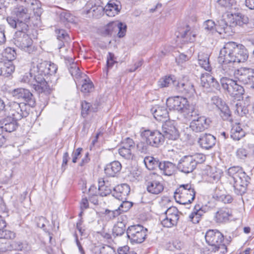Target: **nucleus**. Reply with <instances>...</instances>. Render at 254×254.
Segmentation results:
<instances>
[{"mask_svg":"<svg viewBox=\"0 0 254 254\" xmlns=\"http://www.w3.org/2000/svg\"><path fill=\"white\" fill-rule=\"evenodd\" d=\"M200 114L195 118L196 119H192L190 123V127L195 132H200L204 131L209 127L210 121L204 116H199Z\"/></svg>","mask_w":254,"mask_h":254,"instance_id":"obj_19","label":"nucleus"},{"mask_svg":"<svg viewBox=\"0 0 254 254\" xmlns=\"http://www.w3.org/2000/svg\"><path fill=\"white\" fill-rule=\"evenodd\" d=\"M4 55L5 57L8 60V62L12 63L11 61L16 59V51L13 48H7L5 50Z\"/></svg>","mask_w":254,"mask_h":254,"instance_id":"obj_52","label":"nucleus"},{"mask_svg":"<svg viewBox=\"0 0 254 254\" xmlns=\"http://www.w3.org/2000/svg\"><path fill=\"white\" fill-rule=\"evenodd\" d=\"M157 176L154 174H150L146 181V189L148 192L154 194L161 193L164 190L163 184L156 179Z\"/></svg>","mask_w":254,"mask_h":254,"instance_id":"obj_16","label":"nucleus"},{"mask_svg":"<svg viewBox=\"0 0 254 254\" xmlns=\"http://www.w3.org/2000/svg\"><path fill=\"white\" fill-rule=\"evenodd\" d=\"M116 22H112L107 24L103 31V34L105 35H111L114 32H116Z\"/></svg>","mask_w":254,"mask_h":254,"instance_id":"obj_51","label":"nucleus"},{"mask_svg":"<svg viewBox=\"0 0 254 254\" xmlns=\"http://www.w3.org/2000/svg\"><path fill=\"white\" fill-rule=\"evenodd\" d=\"M116 32L118 31V36L120 38L123 37L126 33L127 25L125 23L121 22H116Z\"/></svg>","mask_w":254,"mask_h":254,"instance_id":"obj_50","label":"nucleus"},{"mask_svg":"<svg viewBox=\"0 0 254 254\" xmlns=\"http://www.w3.org/2000/svg\"><path fill=\"white\" fill-rule=\"evenodd\" d=\"M143 161L146 167L149 170H155L158 167L159 168L161 163L158 158L152 156L145 157Z\"/></svg>","mask_w":254,"mask_h":254,"instance_id":"obj_37","label":"nucleus"},{"mask_svg":"<svg viewBox=\"0 0 254 254\" xmlns=\"http://www.w3.org/2000/svg\"><path fill=\"white\" fill-rule=\"evenodd\" d=\"M11 95L16 99L23 100L31 107L35 106L36 102L32 93L28 90L23 88L14 89L11 91Z\"/></svg>","mask_w":254,"mask_h":254,"instance_id":"obj_11","label":"nucleus"},{"mask_svg":"<svg viewBox=\"0 0 254 254\" xmlns=\"http://www.w3.org/2000/svg\"><path fill=\"white\" fill-rule=\"evenodd\" d=\"M69 71L74 78L76 85H77V81H78L79 79H81L83 77H86L85 74L82 73L80 72L79 66L76 63H72L70 64L69 67Z\"/></svg>","mask_w":254,"mask_h":254,"instance_id":"obj_34","label":"nucleus"},{"mask_svg":"<svg viewBox=\"0 0 254 254\" xmlns=\"http://www.w3.org/2000/svg\"><path fill=\"white\" fill-rule=\"evenodd\" d=\"M245 135V131L240 126L236 124L232 126L231 130V137L234 140H239Z\"/></svg>","mask_w":254,"mask_h":254,"instance_id":"obj_35","label":"nucleus"},{"mask_svg":"<svg viewBox=\"0 0 254 254\" xmlns=\"http://www.w3.org/2000/svg\"><path fill=\"white\" fill-rule=\"evenodd\" d=\"M244 172L242 168L239 166H234L229 168L227 173L233 180H234L235 178L240 176V174Z\"/></svg>","mask_w":254,"mask_h":254,"instance_id":"obj_46","label":"nucleus"},{"mask_svg":"<svg viewBox=\"0 0 254 254\" xmlns=\"http://www.w3.org/2000/svg\"><path fill=\"white\" fill-rule=\"evenodd\" d=\"M115 57L114 54L109 52L107 57V62H106V68H107V72L108 71L112 68L114 64L117 62L115 60Z\"/></svg>","mask_w":254,"mask_h":254,"instance_id":"obj_56","label":"nucleus"},{"mask_svg":"<svg viewBox=\"0 0 254 254\" xmlns=\"http://www.w3.org/2000/svg\"><path fill=\"white\" fill-rule=\"evenodd\" d=\"M166 105L170 110H176L185 118L190 120L199 115L198 107L196 104L189 103L186 98L176 96L169 98Z\"/></svg>","mask_w":254,"mask_h":254,"instance_id":"obj_1","label":"nucleus"},{"mask_svg":"<svg viewBox=\"0 0 254 254\" xmlns=\"http://www.w3.org/2000/svg\"><path fill=\"white\" fill-rule=\"evenodd\" d=\"M126 231V224L123 222H118L113 229V233L116 236H121L123 235Z\"/></svg>","mask_w":254,"mask_h":254,"instance_id":"obj_43","label":"nucleus"},{"mask_svg":"<svg viewBox=\"0 0 254 254\" xmlns=\"http://www.w3.org/2000/svg\"><path fill=\"white\" fill-rule=\"evenodd\" d=\"M99 254H115V251L111 247L105 245L99 248Z\"/></svg>","mask_w":254,"mask_h":254,"instance_id":"obj_62","label":"nucleus"},{"mask_svg":"<svg viewBox=\"0 0 254 254\" xmlns=\"http://www.w3.org/2000/svg\"><path fill=\"white\" fill-rule=\"evenodd\" d=\"M147 229L141 225H135L129 226L126 230L127 237L130 243L140 244L145 240Z\"/></svg>","mask_w":254,"mask_h":254,"instance_id":"obj_9","label":"nucleus"},{"mask_svg":"<svg viewBox=\"0 0 254 254\" xmlns=\"http://www.w3.org/2000/svg\"><path fill=\"white\" fill-rule=\"evenodd\" d=\"M175 124L174 120H168L162 125L163 134L164 139H167L168 141H175L179 138L180 134Z\"/></svg>","mask_w":254,"mask_h":254,"instance_id":"obj_12","label":"nucleus"},{"mask_svg":"<svg viewBox=\"0 0 254 254\" xmlns=\"http://www.w3.org/2000/svg\"><path fill=\"white\" fill-rule=\"evenodd\" d=\"M225 103L217 96H214L211 98V99L208 103V106L212 110H218L222 107Z\"/></svg>","mask_w":254,"mask_h":254,"instance_id":"obj_41","label":"nucleus"},{"mask_svg":"<svg viewBox=\"0 0 254 254\" xmlns=\"http://www.w3.org/2000/svg\"><path fill=\"white\" fill-rule=\"evenodd\" d=\"M195 191L190 184L180 185L174 192L176 201L182 204L190 203L195 198Z\"/></svg>","mask_w":254,"mask_h":254,"instance_id":"obj_5","label":"nucleus"},{"mask_svg":"<svg viewBox=\"0 0 254 254\" xmlns=\"http://www.w3.org/2000/svg\"><path fill=\"white\" fill-rule=\"evenodd\" d=\"M26 108V105L24 103H19L15 101H11L6 105L5 111L7 112L8 116L19 121L22 118L27 117L29 115Z\"/></svg>","mask_w":254,"mask_h":254,"instance_id":"obj_10","label":"nucleus"},{"mask_svg":"<svg viewBox=\"0 0 254 254\" xmlns=\"http://www.w3.org/2000/svg\"><path fill=\"white\" fill-rule=\"evenodd\" d=\"M24 0H20L12 11V16L7 17L9 25L16 29L28 30L30 18L29 10Z\"/></svg>","mask_w":254,"mask_h":254,"instance_id":"obj_3","label":"nucleus"},{"mask_svg":"<svg viewBox=\"0 0 254 254\" xmlns=\"http://www.w3.org/2000/svg\"><path fill=\"white\" fill-rule=\"evenodd\" d=\"M198 142L202 148L209 149L215 144L216 138L210 134L205 133L200 136Z\"/></svg>","mask_w":254,"mask_h":254,"instance_id":"obj_25","label":"nucleus"},{"mask_svg":"<svg viewBox=\"0 0 254 254\" xmlns=\"http://www.w3.org/2000/svg\"><path fill=\"white\" fill-rule=\"evenodd\" d=\"M129 192V186L127 184H123L114 188L113 196L120 200H126Z\"/></svg>","mask_w":254,"mask_h":254,"instance_id":"obj_23","label":"nucleus"},{"mask_svg":"<svg viewBox=\"0 0 254 254\" xmlns=\"http://www.w3.org/2000/svg\"><path fill=\"white\" fill-rule=\"evenodd\" d=\"M58 70V66L54 63L50 62L42 61L41 60L37 64L36 67H33L31 71L35 74L36 81L40 85H37L36 88L41 91H47L49 92V86L46 81V78L48 75L55 74Z\"/></svg>","mask_w":254,"mask_h":254,"instance_id":"obj_2","label":"nucleus"},{"mask_svg":"<svg viewBox=\"0 0 254 254\" xmlns=\"http://www.w3.org/2000/svg\"><path fill=\"white\" fill-rule=\"evenodd\" d=\"M235 107V111L240 116L246 115L249 113L247 107L243 105L241 102L236 103Z\"/></svg>","mask_w":254,"mask_h":254,"instance_id":"obj_54","label":"nucleus"},{"mask_svg":"<svg viewBox=\"0 0 254 254\" xmlns=\"http://www.w3.org/2000/svg\"><path fill=\"white\" fill-rule=\"evenodd\" d=\"M60 20L63 22H71L72 20V16L67 11H64L60 13Z\"/></svg>","mask_w":254,"mask_h":254,"instance_id":"obj_64","label":"nucleus"},{"mask_svg":"<svg viewBox=\"0 0 254 254\" xmlns=\"http://www.w3.org/2000/svg\"><path fill=\"white\" fill-rule=\"evenodd\" d=\"M231 215V211L227 208L220 209L216 213L215 218L217 223H222L229 220V217Z\"/></svg>","mask_w":254,"mask_h":254,"instance_id":"obj_32","label":"nucleus"},{"mask_svg":"<svg viewBox=\"0 0 254 254\" xmlns=\"http://www.w3.org/2000/svg\"><path fill=\"white\" fill-rule=\"evenodd\" d=\"M134 142L133 140L129 137H127L124 139L121 142V147L120 148H126L132 150L134 148Z\"/></svg>","mask_w":254,"mask_h":254,"instance_id":"obj_57","label":"nucleus"},{"mask_svg":"<svg viewBox=\"0 0 254 254\" xmlns=\"http://www.w3.org/2000/svg\"><path fill=\"white\" fill-rule=\"evenodd\" d=\"M220 83L224 90H226L232 97L238 100L244 93L243 87L238 84L237 81L231 78L227 77H222L220 79Z\"/></svg>","mask_w":254,"mask_h":254,"instance_id":"obj_7","label":"nucleus"},{"mask_svg":"<svg viewBox=\"0 0 254 254\" xmlns=\"http://www.w3.org/2000/svg\"><path fill=\"white\" fill-rule=\"evenodd\" d=\"M26 3L27 8L29 10L30 14L32 11L34 14L40 16L42 13V9L41 7V2L38 0H24Z\"/></svg>","mask_w":254,"mask_h":254,"instance_id":"obj_26","label":"nucleus"},{"mask_svg":"<svg viewBox=\"0 0 254 254\" xmlns=\"http://www.w3.org/2000/svg\"><path fill=\"white\" fill-rule=\"evenodd\" d=\"M15 237V233L11 231L2 229L0 230V239H12Z\"/></svg>","mask_w":254,"mask_h":254,"instance_id":"obj_58","label":"nucleus"},{"mask_svg":"<svg viewBox=\"0 0 254 254\" xmlns=\"http://www.w3.org/2000/svg\"><path fill=\"white\" fill-rule=\"evenodd\" d=\"M216 23L212 20H207L203 23L204 28L207 31L216 30Z\"/></svg>","mask_w":254,"mask_h":254,"instance_id":"obj_63","label":"nucleus"},{"mask_svg":"<svg viewBox=\"0 0 254 254\" xmlns=\"http://www.w3.org/2000/svg\"><path fill=\"white\" fill-rule=\"evenodd\" d=\"M144 137L149 145L154 147H159L165 141L163 133L158 130H145Z\"/></svg>","mask_w":254,"mask_h":254,"instance_id":"obj_14","label":"nucleus"},{"mask_svg":"<svg viewBox=\"0 0 254 254\" xmlns=\"http://www.w3.org/2000/svg\"><path fill=\"white\" fill-rule=\"evenodd\" d=\"M14 38V44L19 48L27 52L33 54L37 50V48L33 45V40L26 34L27 30L17 29Z\"/></svg>","mask_w":254,"mask_h":254,"instance_id":"obj_6","label":"nucleus"},{"mask_svg":"<svg viewBox=\"0 0 254 254\" xmlns=\"http://www.w3.org/2000/svg\"><path fill=\"white\" fill-rule=\"evenodd\" d=\"M106 219L108 221L112 220L121 214L120 209H116L114 210H111L106 209L104 212Z\"/></svg>","mask_w":254,"mask_h":254,"instance_id":"obj_48","label":"nucleus"},{"mask_svg":"<svg viewBox=\"0 0 254 254\" xmlns=\"http://www.w3.org/2000/svg\"><path fill=\"white\" fill-rule=\"evenodd\" d=\"M216 31L219 34H230L231 30V26L228 25L224 18H221L217 21L216 23Z\"/></svg>","mask_w":254,"mask_h":254,"instance_id":"obj_33","label":"nucleus"},{"mask_svg":"<svg viewBox=\"0 0 254 254\" xmlns=\"http://www.w3.org/2000/svg\"><path fill=\"white\" fill-rule=\"evenodd\" d=\"M35 222L37 227L43 229V230L48 232L45 227L46 224L49 223V221L44 217L40 216L35 218Z\"/></svg>","mask_w":254,"mask_h":254,"instance_id":"obj_55","label":"nucleus"},{"mask_svg":"<svg viewBox=\"0 0 254 254\" xmlns=\"http://www.w3.org/2000/svg\"><path fill=\"white\" fill-rule=\"evenodd\" d=\"M149 145V143H148L146 140V138H145L144 140H141L137 143V150L141 153L145 154L148 151Z\"/></svg>","mask_w":254,"mask_h":254,"instance_id":"obj_49","label":"nucleus"},{"mask_svg":"<svg viewBox=\"0 0 254 254\" xmlns=\"http://www.w3.org/2000/svg\"><path fill=\"white\" fill-rule=\"evenodd\" d=\"M122 203L120 204L118 209H120V213L127 212L132 206V203L126 200H122Z\"/></svg>","mask_w":254,"mask_h":254,"instance_id":"obj_60","label":"nucleus"},{"mask_svg":"<svg viewBox=\"0 0 254 254\" xmlns=\"http://www.w3.org/2000/svg\"><path fill=\"white\" fill-rule=\"evenodd\" d=\"M35 74H34V76L32 75V73L31 72L25 73L21 78V81L23 83H27L30 86H31L38 93H45L47 94V91H39L36 88L37 85H40L38 84L37 81H36L35 79Z\"/></svg>","mask_w":254,"mask_h":254,"instance_id":"obj_28","label":"nucleus"},{"mask_svg":"<svg viewBox=\"0 0 254 254\" xmlns=\"http://www.w3.org/2000/svg\"><path fill=\"white\" fill-rule=\"evenodd\" d=\"M12 117L7 116L0 120V132L3 131L11 132L14 131L18 127L17 121Z\"/></svg>","mask_w":254,"mask_h":254,"instance_id":"obj_21","label":"nucleus"},{"mask_svg":"<svg viewBox=\"0 0 254 254\" xmlns=\"http://www.w3.org/2000/svg\"><path fill=\"white\" fill-rule=\"evenodd\" d=\"M15 70V66L11 62L3 63L0 62V76L8 77Z\"/></svg>","mask_w":254,"mask_h":254,"instance_id":"obj_31","label":"nucleus"},{"mask_svg":"<svg viewBox=\"0 0 254 254\" xmlns=\"http://www.w3.org/2000/svg\"><path fill=\"white\" fill-rule=\"evenodd\" d=\"M233 19L234 20L233 23L240 26H243L244 25L247 24L249 22V18L247 16L242 14L235 15Z\"/></svg>","mask_w":254,"mask_h":254,"instance_id":"obj_45","label":"nucleus"},{"mask_svg":"<svg viewBox=\"0 0 254 254\" xmlns=\"http://www.w3.org/2000/svg\"><path fill=\"white\" fill-rule=\"evenodd\" d=\"M209 73L203 74L201 77V85L207 90V91H213L215 90L220 89V84L214 76Z\"/></svg>","mask_w":254,"mask_h":254,"instance_id":"obj_18","label":"nucleus"},{"mask_svg":"<svg viewBox=\"0 0 254 254\" xmlns=\"http://www.w3.org/2000/svg\"><path fill=\"white\" fill-rule=\"evenodd\" d=\"M122 169V165L118 161H115L109 164H107L105 168V174L109 177H115L119 173Z\"/></svg>","mask_w":254,"mask_h":254,"instance_id":"obj_27","label":"nucleus"},{"mask_svg":"<svg viewBox=\"0 0 254 254\" xmlns=\"http://www.w3.org/2000/svg\"><path fill=\"white\" fill-rule=\"evenodd\" d=\"M177 167L179 171L186 174L192 172L196 168L191 156L190 155L183 157L179 160Z\"/></svg>","mask_w":254,"mask_h":254,"instance_id":"obj_20","label":"nucleus"},{"mask_svg":"<svg viewBox=\"0 0 254 254\" xmlns=\"http://www.w3.org/2000/svg\"><path fill=\"white\" fill-rule=\"evenodd\" d=\"M119 154L126 159H131L133 158V154L132 150L127 149L126 148H120L118 149Z\"/></svg>","mask_w":254,"mask_h":254,"instance_id":"obj_53","label":"nucleus"},{"mask_svg":"<svg viewBox=\"0 0 254 254\" xmlns=\"http://www.w3.org/2000/svg\"><path fill=\"white\" fill-rule=\"evenodd\" d=\"M191 158L194 163L195 167L197 164H200L203 162L205 160V156L201 153H197L193 155H190Z\"/></svg>","mask_w":254,"mask_h":254,"instance_id":"obj_59","label":"nucleus"},{"mask_svg":"<svg viewBox=\"0 0 254 254\" xmlns=\"http://www.w3.org/2000/svg\"><path fill=\"white\" fill-rule=\"evenodd\" d=\"M219 54L234 63L245 62L249 57L248 51L244 45L232 41L225 44Z\"/></svg>","mask_w":254,"mask_h":254,"instance_id":"obj_4","label":"nucleus"},{"mask_svg":"<svg viewBox=\"0 0 254 254\" xmlns=\"http://www.w3.org/2000/svg\"><path fill=\"white\" fill-rule=\"evenodd\" d=\"M209 56L207 54L199 53L198 55V61L199 64L207 71H211V67L209 63Z\"/></svg>","mask_w":254,"mask_h":254,"instance_id":"obj_36","label":"nucleus"},{"mask_svg":"<svg viewBox=\"0 0 254 254\" xmlns=\"http://www.w3.org/2000/svg\"><path fill=\"white\" fill-rule=\"evenodd\" d=\"M150 111L157 121L164 123L168 121L169 113L165 106L156 105L151 108Z\"/></svg>","mask_w":254,"mask_h":254,"instance_id":"obj_22","label":"nucleus"},{"mask_svg":"<svg viewBox=\"0 0 254 254\" xmlns=\"http://www.w3.org/2000/svg\"><path fill=\"white\" fill-rule=\"evenodd\" d=\"M250 178L244 172L240 174L238 177L233 180V187L236 193L243 195L247 190V186L250 183Z\"/></svg>","mask_w":254,"mask_h":254,"instance_id":"obj_15","label":"nucleus"},{"mask_svg":"<svg viewBox=\"0 0 254 254\" xmlns=\"http://www.w3.org/2000/svg\"><path fill=\"white\" fill-rule=\"evenodd\" d=\"M184 91L182 93L188 94L190 96H192L195 92L193 84L189 80H185L184 82Z\"/></svg>","mask_w":254,"mask_h":254,"instance_id":"obj_47","label":"nucleus"},{"mask_svg":"<svg viewBox=\"0 0 254 254\" xmlns=\"http://www.w3.org/2000/svg\"><path fill=\"white\" fill-rule=\"evenodd\" d=\"M174 77L175 76L172 75L165 76L158 81V85L161 88L168 87L171 83L173 84Z\"/></svg>","mask_w":254,"mask_h":254,"instance_id":"obj_44","label":"nucleus"},{"mask_svg":"<svg viewBox=\"0 0 254 254\" xmlns=\"http://www.w3.org/2000/svg\"><path fill=\"white\" fill-rule=\"evenodd\" d=\"M205 239L207 244L213 248L218 247L223 241V234L217 230H209L205 235Z\"/></svg>","mask_w":254,"mask_h":254,"instance_id":"obj_17","label":"nucleus"},{"mask_svg":"<svg viewBox=\"0 0 254 254\" xmlns=\"http://www.w3.org/2000/svg\"><path fill=\"white\" fill-rule=\"evenodd\" d=\"M218 111H219V114L224 121L232 123L233 119L231 112L229 107L226 104V103L218 109Z\"/></svg>","mask_w":254,"mask_h":254,"instance_id":"obj_39","label":"nucleus"},{"mask_svg":"<svg viewBox=\"0 0 254 254\" xmlns=\"http://www.w3.org/2000/svg\"><path fill=\"white\" fill-rule=\"evenodd\" d=\"M122 5L118 0H111L104 7V11L107 15L113 17L118 14L120 11Z\"/></svg>","mask_w":254,"mask_h":254,"instance_id":"obj_24","label":"nucleus"},{"mask_svg":"<svg viewBox=\"0 0 254 254\" xmlns=\"http://www.w3.org/2000/svg\"><path fill=\"white\" fill-rule=\"evenodd\" d=\"M185 79H183L180 81L176 80V78L174 77V80L173 83V86L175 88V89L180 93L183 92L184 91V82Z\"/></svg>","mask_w":254,"mask_h":254,"instance_id":"obj_61","label":"nucleus"},{"mask_svg":"<svg viewBox=\"0 0 254 254\" xmlns=\"http://www.w3.org/2000/svg\"><path fill=\"white\" fill-rule=\"evenodd\" d=\"M234 75L244 84H251L253 88L254 86V69L242 67L236 70Z\"/></svg>","mask_w":254,"mask_h":254,"instance_id":"obj_13","label":"nucleus"},{"mask_svg":"<svg viewBox=\"0 0 254 254\" xmlns=\"http://www.w3.org/2000/svg\"><path fill=\"white\" fill-rule=\"evenodd\" d=\"M82 81H83L81 91L84 93H87L91 92L93 89V84L89 78L86 75V77L82 78Z\"/></svg>","mask_w":254,"mask_h":254,"instance_id":"obj_42","label":"nucleus"},{"mask_svg":"<svg viewBox=\"0 0 254 254\" xmlns=\"http://www.w3.org/2000/svg\"><path fill=\"white\" fill-rule=\"evenodd\" d=\"M181 36L184 39V42L191 43L195 40L196 33L195 32L191 31L190 26L187 25Z\"/></svg>","mask_w":254,"mask_h":254,"instance_id":"obj_40","label":"nucleus"},{"mask_svg":"<svg viewBox=\"0 0 254 254\" xmlns=\"http://www.w3.org/2000/svg\"><path fill=\"white\" fill-rule=\"evenodd\" d=\"M97 111V107L95 105L93 106L85 101L81 102V116L83 118H86L90 113L95 112Z\"/></svg>","mask_w":254,"mask_h":254,"instance_id":"obj_38","label":"nucleus"},{"mask_svg":"<svg viewBox=\"0 0 254 254\" xmlns=\"http://www.w3.org/2000/svg\"><path fill=\"white\" fill-rule=\"evenodd\" d=\"M218 62L221 65L217 69L212 71V74L216 75L220 78L226 76L234 74L236 70L235 69L234 63L230 61L229 60L219 54L218 57Z\"/></svg>","mask_w":254,"mask_h":254,"instance_id":"obj_8","label":"nucleus"},{"mask_svg":"<svg viewBox=\"0 0 254 254\" xmlns=\"http://www.w3.org/2000/svg\"><path fill=\"white\" fill-rule=\"evenodd\" d=\"M159 169L162 172L163 174L166 176H171L175 172L176 165L170 161H162L160 164Z\"/></svg>","mask_w":254,"mask_h":254,"instance_id":"obj_29","label":"nucleus"},{"mask_svg":"<svg viewBox=\"0 0 254 254\" xmlns=\"http://www.w3.org/2000/svg\"><path fill=\"white\" fill-rule=\"evenodd\" d=\"M205 212V211L199 204L195 205L193 211L189 215V218L193 223H198Z\"/></svg>","mask_w":254,"mask_h":254,"instance_id":"obj_30","label":"nucleus"}]
</instances>
